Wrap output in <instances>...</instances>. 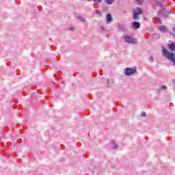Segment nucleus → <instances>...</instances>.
<instances>
[{
	"instance_id": "1",
	"label": "nucleus",
	"mask_w": 175,
	"mask_h": 175,
	"mask_svg": "<svg viewBox=\"0 0 175 175\" xmlns=\"http://www.w3.org/2000/svg\"><path fill=\"white\" fill-rule=\"evenodd\" d=\"M163 55L164 57H166L167 59H170V61H172L175 65V54L174 53H170L169 51H167L165 48L163 49Z\"/></svg>"
},
{
	"instance_id": "2",
	"label": "nucleus",
	"mask_w": 175,
	"mask_h": 175,
	"mask_svg": "<svg viewBox=\"0 0 175 175\" xmlns=\"http://www.w3.org/2000/svg\"><path fill=\"white\" fill-rule=\"evenodd\" d=\"M124 41L126 43H129L130 44H136L137 43V40L129 36H123Z\"/></svg>"
},
{
	"instance_id": "3",
	"label": "nucleus",
	"mask_w": 175,
	"mask_h": 175,
	"mask_svg": "<svg viewBox=\"0 0 175 175\" xmlns=\"http://www.w3.org/2000/svg\"><path fill=\"white\" fill-rule=\"evenodd\" d=\"M136 72V68H126L124 70L125 76H133Z\"/></svg>"
},
{
	"instance_id": "4",
	"label": "nucleus",
	"mask_w": 175,
	"mask_h": 175,
	"mask_svg": "<svg viewBox=\"0 0 175 175\" xmlns=\"http://www.w3.org/2000/svg\"><path fill=\"white\" fill-rule=\"evenodd\" d=\"M138 13H141V14H143V10L139 8H137L136 10H134L133 11L134 20H137V18H139V15H137Z\"/></svg>"
},
{
	"instance_id": "5",
	"label": "nucleus",
	"mask_w": 175,
	"mask_h": 175,
	"mask_svg": "<svg viewBox=\"0 0 175 175\" xmlns=\"http://www.w3.org/2000/svg\"><path fill=\"white\" fill-rule=\"evenodd\" d=\"M133 27L135 29H137L138 28H140V23L139 22H134L133 23Z\"/></svg>"
},
{
	"instance_id": "6",
	"label": "nucleus",
	"mask_w": 175,
	"mask_h": 175,
	"mask_svg": "<svg viewBox=\"0 0 175 175\" xmlns=\"http://www.w3.org/2000/svg\"><path fill=\"white\" fill-rule=\"evenodd\" d=\"M159 29L161 32H166V27L164 26V25H161L159 27Z\"/></svg>"
},
{
	"instance_id": "7",
	"label": "nucleus",
	"mask_w": 175,
	"mask_h": 175,
	"mask_svg": "<svg viewBox=\"0 0 175 175\" xmlns=\"http://www.w3.org/2000/svg\"><path fill=\"white\" fill-rule=\"evenodd\" d=\"M168 47H169L170 50H171L172 51H175V44L174 43L169 44Z\"/></svg>"
},
{
	"instance_id": "8",
	"label": "nucleus",
	"mask_w": 175,
	"mask_h": 175,
	"mask_svg": "<svg viewBox=\"0 0 175 175\" xmlns=\"http://www.w3.org/2000/svg\"><path fill=\"white\" fill-rule=\"evenodd\" d=\"M107 23H111V15L110 14H108L107 15Z\"/></svg>"
},
{
	"instance_id": "9",
	"label": "nucleus",
	"mask_w": 175,
	"mask_h": 175,
	"mask_svg": "<svg viewBox=\"0 0 175 175\" xmlns=\"http://www.w3.org/2000/svg\"><path fill=\"white\" fill-rule=\"evenodd\" d=\"M77 18H79L81 21H82L83 23H84L85 21V18H83V16H81V15H78L77 16Z\"/></svg>"
},
{
	"instance_id": "10",
	"label": "nucleus",
	"mask_w": 175,
	"mask_h": 175,
	"mask_svg": "<svg viewBox=\"0 0 175 175\" xmlns=\"http://www.w3.org/2000/svg\"><path fill=\"white\" fill-rule=\"evenodd\" d=\"M111 144H112L113 148H118V146H117V144L114 141H111Z\"/></svg>"
},
{
	"instance_id": "11",
	"label": "nucleus",
	"mask_w": 175,
	"mask_h": 175,
	"mask_svg": "<svg viewBox=\"0 0 175 175\" xmlns=\"http://www.w3.org/2000/svg\"><path fill=\"white\" fill-rule=\"evenodd\" d=\"M106 3H107V5H111L113 0H106Z\"/></svg>"
},
{
	"instance_id": "12",
	"label": "nucleus",
	"mask_w": 175,
	"mask_h": 175,
	"mask_svg": "<svg viewBox=\"0 0 175 175\" xmlns=\"http://www.w3.org/2000/svg\"><path fill=\"white\" fill-rule=\"evenodd\" d=\"M146 116H147V113H146V112H142L141 117H146Z\"/></svg>"
},
{
	"instance_id": "13",
	"label": "nucleus",
	"mask_w": 175,
	"mask_h": 175,
	"mask_svg": "<svg viewBox=\"0 0 175 175\" xmlns=\"http://www.w3.org/2000/svg\"><path fill=\"white\" fill-rule=\"evenodd\" d=\"M156 21L158 23V24H161V19L159 18H157Z\"/></svg>"
},
{
	"instance_id": "14",
	"label": "nucleus",
	"mask_w": 175,
	"mask_h": 175,
	"mask_svg": "<svg viewBox=\"0 0 175 175\" xmlns=\"http://www.w3.org/2000/svg\"><path fill=\"white\" fill-rule=\"evenodd\" d=\"M94 2H96V3H100L102 2V0H93Z\"/></svg>"
},
{
	"instance_id": "15",
	"label": "nucleus",
	"mask_w": 175,
	"mask_h": 175,
	"mask_svg": "<svg viewBox=\"0 0 175 175\" xmlns=\"http://www.w3.org/2000/svg\"><path fill=\"white\" fill-rule=\"evenodd\" d=\"M149 61H150V62H154V57H150Z\"/></svg>"
},
{
	"instance_id": "16",
	"label": "nucleus",
	"mask_w": 175,
	"mask_h": 175,
	"mask_svg": "<svg viewBox=\"0 0 175 175\" xmlns=\"http://www.w3.org/2000/svg\"><path fill=\"white\" fill-rule=\"evenodd\" d=\"M166 86H165V85H163V86H161V90H166Z\"/></svg>"
},
{
	"instance_id": "17",
	"label": "nucleus",
	"mask_w": 175,
	"mask_h": 175,
	"mask_svg": "<svg viewBox=\"0 0 175 175\" xmlns=\"http://www.w3.org/2000/svg\"><path fill=\"white\" fill-rule=\"evenodd\" d=\"M96 13H97V14H100V12H99L98 10H96Z\"/></svg>"
},
{
	"instance_id": "18",
	"label": "nucleus",
	"mask_w": 175,
	"mask_h": 175,
	"mask_svg": "<svg viewBox=\"0 0 175 175\" xmlns=\"http://www.w3.org/2000/svg\"><path fill=\"white\" fill-rule=\"evenodd\" d=\"M72 30H73V28L71 27V28L70 29V31H72Z\"/></svg>"
},
{
	"instance_id": "19",
	"label": "nucleus",
	"mask_w": 175,
	"mask_h": 175,
	"mask_svg": "<svg viewBox=\"0 0 175 175\" xmlns=\"http://www.w3.org/2000/svg\"><path fill=\"white\" fill-rule=\"evenodd\" d=\"M173 31L175 32V28L173 29Z\"/></svg>"
}]
</instances>
